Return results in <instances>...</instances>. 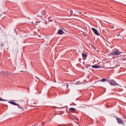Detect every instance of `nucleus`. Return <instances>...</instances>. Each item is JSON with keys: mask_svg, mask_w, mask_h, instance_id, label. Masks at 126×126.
<instances>
[{"mask_svg": "<svg viewBox=\"0 0 126 126\" xmlns=\"http://www.w3.org/2000/svg\"><path fill=\"white\" fill-rule=\"evenodd\" d=\"M122 54V52L120 51V50H117L116 51H113L111 55L112 56H120Z\"/></svg>", "mask_w": 126, "mask_h": 126, "instance_id": "nucleus-1", "label": "nucleus"}, {"mask_svg": "<svg viewBox=\"0 0 126 126\" xmlns=\"http://www.w3.org/2000/svg\"><path fill=\"white\" fill-rule=\"evenodd\" d=\"M92 31H93L95 35H97V36H100V33H99V32H98V31L96 30V29L94 28H92Z\"/></svg>", "mask_w": 126, "mask_h": 126, "instance_id": "nucleus-2", "label": "nucleus"}, {"mask_svg": "<svg viewBox=\"0 0 126 126\" xmlns=\"http://www.w3.org/2000/svg\"><path fill=\"white\" fill-rule=\"evenodd\" d=\"M116 120L117 121V123H118L119 125H124V121H123V120L117 117L116 118Z\"/></svg>", "mask_w": 126, "mask_h": 126, "instance_id": "nucleus-3", "label": "nucleus"}, {"mask_svg": "<svg viewBox=\"0 0 126 126\" xmlns=\"http://www.w3.org/2000/svg\"><path fill=\"white\" fill-rule=\"evenodd\" d=\"M109 83L112 86H116V85H117V83L114 80H111Z\"/></svg>", "mask_w": 126, "mask_h": 126, "instance_id": "nucleus-4", "label": "nucleus"}, {"mask_svg": "<svg viewBox=\"0 0 126 126\" xmlns=\"http://www.w3.org/2000/svg\"><path fill=\"white\" fill-rule=\"evenodd\" d=\"M82 57L84 61H85L87 58V55L86 54L82 53Z\"/></svg>", "mask_w": 126, "mask_h": 126, "instance_id": "nucleus-5", "label": "nucleus"}, {"mask_svg": "<svg viewBox=\"0 0 126 126\" xmlns=\"http://www.w3.org/2000/svg\"><path fill=\"white\" fill-rule=\"evenodd\" d=\"M69 110L70 111V112H72V113H74V112H76V109L74 108H69Z\"/></svg>", "mask_w": 126, "mask_h": 126, "instance_id": "nucleus-6", "label": "nucleus"}, {"mask_svg": "<svg viewBox=\"0 0 126 126\" xmlns=\"http://www.w3.org/2000/svg\"><path fill=\"white\" fill-rule=\"evenodd\" d=\"M92 67H93V68H100V66L97 64H95L92 65Z\"/></svg>", "mask_w": 126, "mask_h": 126, "instance_id": "nucleus-7", "label": "nucleus"}, {"mask_svg": "<svg viewBox=\"0 0 126 126\" xmlns=\"http://www.w3.org/2000/svg\"><path fill=\"white\" fill-rule=\"evenodd\" d=\"M58 33L59 34V35H62V34H63V31L62 30H59Z\"/></svg>", "mask_w": 126, "mask_h": 126, "instance_id": "nucleus-8", "label": "nucleus"}, {"mask_svg": "<svg viewBox=\"0 0 126 126\" xmlns=\"http://www.w3.org/2000/svg\"><path fill=\"white\" fill-rule=\"evenodd\" d=\"M8 103H9L10 104H11L12 105H14V106H17V104L16 103L14 102H12V101H9Z\"/></svg>", "mask_w": 126, "mask_h": 126, "instance_id": "nucleus-9", "label": "nucleus"}, {"mask_svg": "<svg viewBox=\"0 0 126 126\" xmlns=\"http://www.w3.org/2000/svg\"><path fill=\"white\" fill-rule=\"evenodd\" d=\"M99 81H100V82H105V81H107V79H103L100 80Z\"/></svg>", "mask_w": 126, "mask_h": 126, "instance_id": "nucleus-10", "label": "nucleus"}, {"mask_svg": "<svg viewBox=\"0 0 126 126\" xmlns=\"http://www.w3.org/2000/svg\"><path fill=\"white\" fill-rule=\"evenodd\" d=\"M17 106H18V108H19V109H22V108L19 106V104H17Z\"/></svg>", "mask_w": 126, "mask_h": 126, "instance_id": "nucleus-11", "label": "nucleus"}, {"mask_svg": "<svg viewBox=\"0 0 126 126\" xmlns=\"http://www.w3.org/2000/svg\"><path fill=\"white\" fill-rule=\"evenodd\" d=\"M49 21H50V22H53V20H51V18H49V19H48Z\"/></svg>", "mask_w": 126, "mask_h": 126, "instance_id": "nucleus-12", "label": "nucleus"}, {"mask_svg": "<svg viewBox=\"0 0 126 126\" xmlns=\"http://www.w3.org/2000/svg\"><path fill=\"white\" fill-rule=\"evenodd\" d=\"M0 101H5V100L2 99H0Z\"/></svg>", "mask_w": 126, "mask_h": 126, "instance_id": "nucleus-13", "label": "nucleus"}, {"mask_svg": "<svg viewBox=\"0 0 126 126\" xmlns=\"http://www.w3.org/2000/svg\"><path fill=\"white\" fill-rule=\"evenodd\" d=\"M70 12H72V10H71L70 11Z\"/></svg>", "mask_w": 126, "mask_h": 126, "instance_id": "nucleus-14", "label": "nucleus"}, {"mask_svg": "<svg viewBox=\"0 0 126 126\" xmlns=\"http://www.w3.org/2000/svg\"><path fill=\"white\" fill-rule=\"evenodd\" d=\"M117 36H120V34H118L117 35Z\"/></svg>", "mask_w": 126, "mask_h": 126, "instance_id": "nucleus-15", "label": "nucleus"}, {"mask_svg": "<svg viewBox=\"0 0 126 126\" xmlns=\"http://www.w3.org/2000/svg\"><path fill=\"white\" fill-rule=\"evenodd\" d=\"M43 13H45V11H43Z\"/></svg>", "mask_w": 126, "mask_h": 126, "instance_id": "nucleus-16", "label": "nucleus"}, {"mask_svg": "<svg viewBox=\"0 0 126 126\" xmlns=\"http://www.w3.org/2000/svg\"><path fill=\"white\" fill-rule=\"evenodd\" d=\"M67 87H68V85L67 86Z\"/></svg>", "mask_w": 126, "mask_h": 126, "instance_id": "nucleus-17", "label": "nucleus"}]
</instances>
